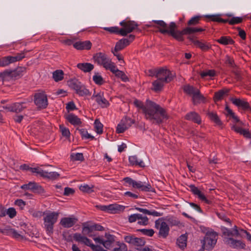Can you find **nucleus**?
I'll list each match as a JSON object with an SVG mask.
<instances>
[{
  "mask_svg": "<svg viewBox=\"0 0 251 251\" xmlns=\"http://www.w3.org/2000/svg\"><path fill=\"white\" fill-rule=\"evenodd\" d=\"M66 119L70 123L73 125H79L81 124L80 119L73 114H69L66 116Z\"/></svg>",
  "mask_w": 251,
  "mask_h": 251,
  "instance_id": "30",
  "label": "nucleus"
},
{
  "mask_svg": "<svg viewBox=\"0 0 251 251\" xmlns=\"http://www.w3.org/2000/svg\"><path fill=\"white\" fill-rule=\"evenodd\" d=\"M121 122L123 125H125V126H126L127 129L134 123V121L133 120H132L127 117L123 118L121 120Z\"/></svg>",
  "mask_w": 251,
  "mask_h": 251,
  "instance_id": "49",
  "label": "nucleus"
},
{
  "mask_svg": "<svg viewBox=\"0 0 251 251\" xmlns=\"http://www.w3.org/2000/svg\"><path fill=\"white\" fill-rule=\"evenodd\" d=\"M59 127L63 136L66 137L70 136V132L69 129L66 128L63 125H60Z\"/></svg>",
  "mask_w": 251,
  "mask_h": 251,
  "instance_id": "60",
  "label": "nucleus"
},
{
  "mask_svg": "<svg viewBox=\"0 0 251 251\" xmlns=\"http://www.w3.org/2000/svg\"><path fill=\"white\" fill-rule=\"evenodd\" d=\"M137 231L150 237L152 236L154 233V230L152 229H137Z\"/></svg>",
  "mask_w": 251,
  "mask_h": 251,
  "instance_id": "55",
  "label": "nucleus"
},
{
  "mask_svg": "<svg viewBox=\"0 0 251 251\" xmlns=\"http://www.w3.org/2000/svg\"><path fill=\"white\" fill-rule=\"evenodd\" d=\"M133 103L137 107L142 110L146 118L153 124L159 125L164 119H168L166 111L159 105L151 100H147L145 105L136 99Z\"/></svg>",
  "mask_w": 251,
  "mask_h": 251,
  "instance_id": "1",
  "label": "nucleus"
},
{
  "mask_svg": "<svg viewBox=\"0 0 251 251\" xmlns=\"http://www.w3.org/2000/svg\"><path fill=\"white\" fill-rule=\"evenodd\" d=\"M88 247H90L93 251H107L104 250L101 246L95 245L91 242L89 244Z\"/></svg>",
  "mask_w": 251,
  "mask_h": 251,
  "instance_id": "61",
  "label": "nucleus"
},
{
  "mask_svg": "<svg viewBox=\"0 0 251 251\" xmlns=\"http://www.w3.org/2000/svg\"><path fill=\"white\" fill-rule=\"evenodd\" d=\"M100 207L101 210L111 213H118L123 212L125 208V206L117 203L111 204L108 205H100Z\"/></svg>",
  "mask_w": 251,
  "mask_h": 251,
  "instance_id": "10",
  "label": "nucleus"
},
{
  "mask_svg": "<svg viewBox=\"0 0 251 251\" xmlns=\"http://www.w3.org/2000/svg\"><path fill=\"white\" fill-rule=\"evenodd\" d=\"M46 176L45 178L51 179V180H55L57 179L60 175L56 172H47V174L45 175Z\"/></svg>",
  "mask_w": 251,
  "mask_h": 251,
  "instance_id": "50",
  "label": "nucleus"
},
{
  "mask_svg": "<svg viewBox=\"0 0 251 251\" xmlns=\"http://www.w3.org/2000/svg\"><path fill=\"white\" fill-rule=\"evenodd\" d=\"M21 188L25 190H29L38 194H43L45 193L44 189L34 181H31L27 184H24L21 186Z\"/></svg>",
  "mask_w": 251,
  "mask_h": 251,
  "instance_id": "9",
  "label": "nucleus"
},
{
  "mask_svg": "<svg viewBox=\"0 0 251 251\" xmlns=\"http://www.w3.org/2000/svg\"><path fill=\"white\" fill-rule=\"evenodd\" d=\"M9 75L8 70H5L2 72H0V82H2L3 84L5 80H9Z\"/></svg>",
  "mask_w": 251,
  "mask_h": 251,
  "instance_id": "52",
  "label": "nucleus"
},
{
  "mask_svg": "<svg viewBox=\"0 0 251 251\" xmlns=\"http://www.w3.org/2000/svg\"><path fill=\"white\" fill-rule=\"evenodd\" d=\"M215 75L216 72L214 70H208L200 73V75L202 78H204L208 76L213 77Z\"/></svg>",
  "mask_w": 251,
  "mask_h": 251,
  "instance_id": "45",
  "label": "nucleus"
},
{
  "mask_svg": "<svg viewBox=\"0 0 251 251\" xmlns=\"http://www.w3.org/2000/svg\"><path fill=\"white\" fill-rule=\"evenodd\" d=\"M74 47L78 50H90L92 46L91 43L89 41H78L73 44Z\"/></svg>",
  "mask_w": 251,
  "mask_h": 251,
  "instance_id": "19",
  "label": "nucleus"
},
{
  "mask_svg": "<svg viewBox=\"0 0 251 251\" xmlns=\"http://www.w3.org/2000/svg\"><path fill=\"white\" fill-rule=\"evenodd\" d=\"M201 17L196 16L192 18L187 23V25H195L199 23Z\"/></svg>",
  "mask_w": 251,
  "mask_h": 251,
  "instance_id": "53",
  "label": "nucleus"
},
{
  "mask_svg": "<svg viewBox=\"0 0 251 251\" xmlns=\"http://www.w3.org/2000/svg\"><path fill=\"white\" fill-rule=\"evenodd\" d=\"M104 29L111 33H116L120 34V29L118 27L114 26L110 27H104Z\"/></svg>",
  "mask_w": 251,
  "mask_h": 251,
  "instance_id": "63",
  "label": "nucleus"
},
{
  "mask_svg": "<svg viewBox=\"0 0 251 251\" xmlns=\"http://www.w3.org/2000/svg\"><path fill=\"white\" fill-rule=\"evenodd\" d=\"M82 233L84 235H87L89 237H92V235L91 234L94 230V227L93 225H89L87 223H83L82 225Z\"/></svg>",
  "mask_w": 251,
  "mask_h": 251,
  "instance_id": "33",
  "label": "nucleus"
},
{
  "mask_svg": "<svg viewBox=\"0 0 251 251\" xmlns=\"http://www.w3.org/2000/svg\"><path fill=\"white\" fill-rule=\"evenodd\" d=\"M34 101L37 107L40 109H45L48 105L47 96L44 91L35 94Z\"/></svg>",
  "mask_w": 251,
  "mask_h": 251,
  "instance_id": "6",
  "label": "nucleus"
},
{
  "mask_svg": "<svg viewBox=\"0 0 251 251\" xmlns=\"http://www.w3.org/2000/svg\"><path fill=\"white\" fill-rule=\"evenodd\" d=\"M232 72L235 75V78L237 81H242L243 79L242 74L241 72L239 71L237 67L233 69L232 71Z\"/></svg>",
  "mask_w": 251,
  "mask_h": 251,
  "instance_id": "54",
  "label": "nucleus"
},
{
  "mask_svg": "<svg viewBox=\"0 0 251 251\" xmlns=\"http://www.w3.org/2000/svg\"><path fill=\"white\" fill-rule=\"evenodd\" d=\"M95 130L98 134H100L102 133L103 125L98 119H96L94 123Z\"/></svg>",
  "mask_w": 251,
  "mask_h": 251,
  "instance_id": "46",
  "label": "nucleus"
},
{
  "mask_svg": "<svg viewBox=\"0 0 251 251\" xmlns=\"http://www.w3.org/2000/svg\"><path fill=\"white\" fill-rule=\"evenodd\" d=\"M129 161L132 165L139 166L141 167H144L145 164L142 161H138L136 156H131L129 157Z\"/></svg>",
  "mask_w": 251,
  "mask_h": 251,
  "instance_id": "40",
  "label": "nucleus"
},
{
  "mask_svg": "<svg viewBox=\"0 0 251 251\" xmlns=\"http://www.w3.org/2000/svg\"><path fill=\"white\" fill-rule=\"evenodd\" d=\"M231 101L237 106L242 107L244 110H248L251 111V107L247 101L237 98H231Z\"/></svg>",
  "mask_w": 251,
  "mask_h": 251,
  "instance_id": "16",
  "label": "nucleus"
},
{
  "mask_svg": "<svg viewBox=\"0 0 251 251\" xmlns=\"http://www.w3.org/2000/svg\"><path fill=\"white\" fill-rule=\"evenodd\" d=\"M77 130H78L83 138H85L86 139H91V140L94 139V137L89 134L85 129H77Z\"/></svg>",
  "mask_w": 251,
  "mask_h": 251,
  "instance_id": "48",
  "label": "nucleus"
},
{
  "mask_svg": "<svg viewBox=\"0 0 251 251\" xmlns=\"http://www.w3.org/2000/svg\"><path fill=\"white\" fill-rule=\"evenodd\" d=\"M31 172L33 173H36L37 175H39L44 178H45L46 176L45 175L47 174V172L44 171L39 167L33 168V169H31Z\"/></svg>",
  "mask_w": 251,
  "mask_h": 251,
  "instance_id": "47",
  "label": "nucleus"
},
{
  "mask_svg": "<svg viewBox=\"0 0 251 251\" xmlns=\"http://www.w3.org/2000/svg\"><path fill=\"white\" fill-rule=\"evenodd\" d=\"M140 218H139V220L138 224L140 225L146 226L149 223V219L146 216H143L142 214H140Z\"/></svg>",
  "mask_w": 251,
  "mask_h": 251,
  "instance_id": "56",
  "label": "nucleus"
},
{
  "mask_svg": "<svg viewBox=\"0 0 251 251\" xmlns=\"http://www.w3.org/2000/svg\"><path fill=\"white\" fill-rule=\"evenodd\" d=\"M93 187L94 186L93 185L92 187H90L89 185L86 184L84 185H81L79 187V189L82 192L90 193L93 192V190L92 189Z\"/></svg>",
  "mask_w": 251,
  "mask_h": 251,
  "instance_id": "58",
  "label": "nucleus"
},
{
  "mask_svg": "<svg viewBox=\"0 0 251 251\" xmlns=\"http://www.w3.org/2000/svg\"><path fill=\"white\" fill-rule=\"evenodd\" d=\"M64 72L61 70H57L52 73V77L55 82H58L64 78Z\"/></svg>",
  "mask_w": 251,
  "mask_h": 251,
  "instance_id": "37",
  "label": "nucleus"
},
{
  "mask_svg": "<svg viewBox=\"0 0 251 251\" xmlns=\"http://www.w3.org/2000/svg\"><path fill=\"white\" fill-rule=\"evenodd\" d=\"M185 119L187 120L191 121L199 125L201 124V118L199 114L195 111H192L188 113L185 116Z\"/></svg>",
  "mask_w": 251,
  "mask_h": 251,
  "instance_id": "18",
  "label": "nucleus"
},
{
  "mask_svg": "<svg viewBox=\"0 0 251 251\" xmlns=\"http://www.w3.org/2000/svg\"><path fill=\"white\" fill-rule=\"evenodd\" d=\"M12 63L10 56H5L0 58V67H6Z\"/></svg>",
  "mask_w": 251,
  "mask_h": 251,
  "instance_id": "44",
  "label": "nucleus"
},
{
  "mask_svg": "<svg viewBox=\"0 0 251 251\" xmlns=\"http://www.w3.org/2000/svg\"><path fill=\"white\" fill-rule=\"evenodd\" d=\"M120 24L124 27L120 29V34L122 36H126L128 33L132 32L138 25L136 23L132 21H123Z\"/></svg>",
  "mask_w": 251,
  "mask_h": 251,
  "instance_id": "8",
  "label": "nucleus"
},
{
  "mask_svg": "<svg viewBox=\"0 0 251 251\" xmlns=\"http://www.w3.org/2000/svg\"><path fill=\"white\" fill-rule=\"evenodd\" d=\"M93 59L95 63L102 66L106 70H109L114 64L104 52H99L95 53Z\"/></svg>",
  "mask_w": 251,
  "mask_h": 251,
  "instance_id": "5",
  "label": "nucleus"
},
{
  "mask_svg": "<svg viewBox=\"0 0 251 251\" xmlns=\"http://www.w3.org/2000/svg\"><path fill=\"white\" fill-rule=\"evenodd\" d=\"M183 89L186 94L189 95H192V96L195 95V94L199 90L197 88L189 84L184 85L183 86Z\"/></svg>",
  "mask_w": 251,
  "mask_h": 251,
  "instance_id": "35",
  "label": "nucleus"
},
{
  "mask_svg": "<svg viewBox=\"0 0 251 251\" xmlns=\"http://www.w3.org/2000/svg\"><path fill=\"white\" fill-rule=\"evenodd\" d=\"M165 83H166L165 82L157 79L152 82V85L153 87L151 89L155 92H160L162 90Z\"/></svg>",
  "mask_w": 251,
  "mask_h": 251,
  "instance_id": "28",
  "label": "nucleus"
},
{
  "mask_svg": "<svg viewBox=\"0 0 251 251\" xmlns=\"http://www.w3.org/2000/svg\"><path fill=\"white\" fill-rule=\"evenodd\" d=\"M216 41L224 45H233L234 43V41L229 36H222Z\"/></svg>",
  "mask_w": 251,
  "mask_h": 251,
  "instance_id": "34",
  "label": "nucleus"
},
{
  "mask_svg": "<svg viewBox=\"0 0 251 251\" xmlns=\"http://www.w3.org/2000/svg\"><path fill=\"white\" fill-rule=\"evenodd\" d=\"M124 239L126 242L137 246H143L146 243L143 238L135 237L132 235L126 236Z\"/></svg>",
  "mask_w": 251,
  "mask_h": 251,
  "instance_id": "12",
  "label": "nucleus"
},
{
  "mask_svg": "<svg viewBox=\"0 0 251 251\" xmlns=\"http://www.w3.org/2000/svg\"><path fill=\"white\" fill-rule=\"evenodd\" d=\"M59 216L58 212H50L44 217V227L48 234L51 235L53 232L54 225L57 221Z\"/></svg>",
  "mask_w": 251,
  "mask_h": 251,
  "instance_id": "3",
  "label": "nucleus"
},
{
  "mask_svg": "<svg viewBox=\"0 0 251 251\" xmlns=\"http://www.w3.org/2000/svg\"><path fill=\"white\" fill-rule=\"evenodd\" d=\"M77 221V219L74 217H65L61 219L60 224L65 228H70L75 225Z\"/></svg>",
  "mask_w": 251,
  "mask_h": 251,
  "instance_id": "14",
  "label": "nucleus"
},
{
  "mask_svg": "<svg viewBox=\"0 0 251 251\" xmlns=\"http://www.w3.org/2000/svg\"><path fill=\"white\" fill-rule=\"evenodd\" d=\"M207 115L210 119L211 121L213 122L218 126H222V122L217 115V113L214 112L208 111L207 113Z\"/></svg>",
  "mask_w": 251,
  "mask_h": 251,
  "instance_id": "29",
  "label": "nucleus"
},
{
  "mask_svg": "<svg viewBox=\"0 0 251 251\" xmlns=\"http://www.w3.org/2000/svg\"><path fill=\"white\" fill-rule=\"evenodd\" d=\"M226 63L228 64L230 67L233 68V69L236 68V65L234 64V60L228 55L226 56Z\"/></svg>",
  "mask_w": 251,
  "mask_h": 251,
  "instance_id": "62",
  "label": "nucleus"
},
{
  "mask_svg": "<svg viewBox=\"0 0 251 251\" xmlns=\"http://www.w3.org/2000/svg\"><path fill=\"white\" fill-rule=\"evenodd\" d=\"M74 239L75 241L83 243L86 246H88L90 244L91 240L87 237L82 235L81 234L78 233H75L73 236Z\"/></svg>",
  "mask_w": 251,
  "mask_h": 251,
  "instance_id": "23",
  "label": "nucleus"
},
{
  "mask_svg": "<svg viewBox=\"0 0 251 251\" xmlns=\"http://www.w3.org/2000/svg\"><path fill=\"white\" fill-rule=\"evenodd\" d=\"M132 187L134 188L140 189L142 191L145 192H154L151 184L147 183L144 185L141 181H136L134 180Z\"/></svg>",
  "mask_w": 251,
  "mask_h": 251,
  "instance_id": "15",
  "label": "nucleus"
},
{
  "mask_svg": "<svg viewBox=\"0 0 251 251\" xmlns=\"http://www.w3.org/2000/svg\"><path fill=\"white\" fill-rule=\"evenodd\" d=\"M192 101L194 105H197L201 102H204L205 98L201 94L200 91L199 90V91L192 96Z\"/></svg>",
  "mask_w": 251,
  "mask_h": 251,
  "instance_id": "31",
  "label": "nucleus"
},
{
  "mask_svg": "<svg viewBox=\"0 0 251 251\" xmlns=\"http://www.w3.org/2000/svg\"><path fill=\"white\" fill-rule=\"evenodd\" d=\"M243 19L241 17H235L231 18L228 22V23L230 25H234L240 23L242 22Z\"/></svg>",
  "mask_w": 251,
  "mask_h": 251,
  "instance_id": "59",
  "label": "nucleus"
},
{
  "mask_svg": "<svg viewBox=\"0 0 251 251\" xmlns=\"http://www.w3.org/2000/svg\"><path fill=\"white\" fill-rule=\"evenodd\" d=\"M226 243L230 247L235 248L238 247H240L241 248L244 249L245 245L241 241L235 240L232 238H227L226 240Z\"/></svg>",
  "mask_w": 251,
  "mask_h": 251,
  "instance_id": "22",
  "label": "nucleus"
},
{
  "mask_svg": "<svg viewBox=\"0 0 251 251\" xmlns=\"http://www.w3.org/2000/svg\"><path fill=\"white\" fill-rule=\"evenodd\" d=\"M129 40H128L126 38L122 39L116 43L114 48V51L115 52H118L121 50H122L127 46L129 45Z\"/></svg>",
  "mask_w": 251,
  "mask_h": 251,
  "instance_id": "21",
  "label": "nucleus"
},
{
  "mask_svg": "<svg viewBox=\"0 0 251 251\" xmlns=\"http://www.w3.org/2000/svg\"><path fill=\"white\" fill-rule=\"evenodd\" d=\"M94 98H95V100L102 108L106 107L109 104L108 101L103 97V94L99 93L96 95H93L92 99Z\"/></svg>",
  "mask_w": 251,
  "mask_h": 251,
  "instance_id": "20",
  "label": "nucleus"
},
{
  "mask_svg": "<svg viewBox=\"0 0 251 251\" xmlns=\"http://www.w3.org/2000/svg\"><path fill=\"white\" fill-rule=\"evenodd\" d=\"M75 93L80 96H85L90 95L89 91L86 89L85 85L82 83H81L80 86L76 90Z\"/></svg>",
  "mask_w": 251,
  "mask_h": 251,
  "instance_id": "36",
  "label": "nucleus"
},
{
  "mask_svg": "<svg viewBox=\"0 0 251 251\" xmlns=\"http://www.w3.org/2000/svg\"><path fill=\"white\" fill-rule=\"evenodd\" d=\"M218 239L216 232H207L203 240H201L202 250H212L215 246Z\"/></svg>",
  "mask_w": 251,
  "mask_h": 251,
  "instance_id": "4",
  "label": "nucleus"
},
{
  "mask_svg": "<svg viewBox=\"0 0 251 251\" xmlns=\"http://www.w3.org/2000/svg\"><path fill=\"white\" fill-rule=\"evenodd\" d=\"M127 129L125 125L122 124V122H121L118 125L117 127V132L118 133H123L125 130Z\"/></svg>",
  "mask_w": 251,
  "mask_h": 251,
  "instance_id": "64",
  "label": "nucleus"
},
{
  "mask_svg": "<svg viewBox=\"0 0 251 251\" xmlns=\"http://www.w3.org/2000/svg\"><path fill=\"white\" fill-rule=\"evenodd\" d=\"M187 236L185 234L181 235L177 240V244L180 248H184L186 246Z\"/></svg>",
  "mask_w": 251,
  "mask_h": 251,
  "instance_id": "42",
  "label": "nucleus"
},
{
  "mask_svg": "<svg viewBox=\"0 0 251 251\" xmlns=\"http://www.w3.org/2000/svg\"><path fill=\"white\" fill-rule=\"evenodd\" d=\"M229 91V90L228 89H223L215 92L213 97L214 101L216 102L221 100L227 94Z\"/></svg>",
  "mask_w": 251,
  "mask_h": 251,
  "instance_id": "26",
  "label": "nucleus"
},
{
  "mask_svg": "<svg viewBox=\"0 0 251 251\" xmlns=\"http://www.w3.org/2000/svg\"><path fill=\"white\" fill-rule=\"evenodd\" d=\"M194 44L198 48H199L202 51H207L211 48V45L209 43L205 42L202 40H197L194 41Z\"/></svg>",
  "mask_w": 251,
  "mask_h": 251,
  "instance_id": "24",
  "label": "nucleus"
},
{
  "mask_svg": "<svg viewBox=\"0 0 251 251\" xmlns=\"http://www.w3.org/2000/svg\"><path fill=\"white\" fill-rule=\"evenodd\" d=\"M109 70L112 72L116 76L121 78L123 81L126 82L128 81V78L126 75L125 73L124 72L118 69L115 64L112 65V67Z\"/></svg>",
  "mask_w": 251,
  "mask_h": 251,
  "instance_id": "17",
  "label": "nucleus"
},
{
  "mask_svg": "<svg viewBox=\"0 0 251 251\" xmlns=\"http://www.w3.org/2000/svg\"><path fill=\"white\" fill-rule=\"evenodd\" d=\"M25 231L24 230L20 231L19 232H18L16 230L14 229H12L11 234L14 238L16 239H23L24 238V234Z\"/></svg>",
  "mask_w": 251,
  "mask_h": 251,
  "instance_id": "51",
  "label": "nucleus"
},
{
  "mask_svg": "<svg viewBox=\"0 0 251 251\" xmlns=\"http://www.w3.org/2000/svg\"><path fill=\"white\" fill-rule=\"evenodd\" d=\"M77 67L83 72L88 73L93 70L94 66L89 63H82L77 64Z\"/></svg>",
  "mask_w": 251,
  "mask_h": 251,
  "instance_id": "27",
  "label": "nucleus"
},
{
  "mask_svg": "<svg viewBox=\"0 0 251 251\" xmlns=\"http://www.w3.org/2000/svg\"><path fill=\"white\" fill-rule=\"evenodd\" d=\"M147 26L158 28L159 32L162 34H169L179 41L183 40V34H190L196 32H201L204 30L202 28L187 27L182 31L176 30V25L174 22H171L168 27L167 25L161 20H153L149 25H147Z\"/></svg>",
  "mask_w": 251,
  "mask_h": 251,
  "instance_id": "2",
  "label": "nucleus"
},
{
  "mask_svg": "<svg viewBox=\"0 0 251 251\" xmlns=\"http://www.w3.org/2000/svg\"><path fill=\"white\" fill-rule=\"evenodd\" d=\"M191 191L195 195L198 196L199 199L202 201H205L206 203L210 204L211 203L210 201L208 200L205 195L201 192V191L196 187L194 185H189Z\"/></svg>",
  "mask_w": 251,
  "mask_h": 251,
  "instance_id": "13",
  "label": "nucleus"
},
{
  "mask_svg": "<svg viewBox=\"0 0 251 251\" xmlns=\"http://www.w3.org/2000/svg\"><path fill=\"white\" fill-rule=\"evenodd\" d=\"M231 128L235 132L243 135L246 138L250 139L251 138V134L250 133L249 130L248 129H243L241 127L236 126H233Z\"/></svg>",
  "mask_w": 251,
  "mask_h": 251,
  "instance_id": "25",
  "label": "nucleus"
},
{
  "mask_svg": "<svg viewBox=\"0 0 251 251\" xmlns=\"http://www.w3.org/2000/svg\"><path fill=\"white\" fill-rule=\"evenodd\" d=\"M223 234L225 236H238L239 235V233L237 229L230 230L227 228H224L223 229Z\"/></svg>",
  "mask_w": 251,
  "mask_h": 251,
  "instance_id": "39",
  "label": "nucleus"
},
{
  "mask_svg": "<svg viewBox=\"0 0 251 251\" xmlns=\"http://www.w3.org/2000/svg\"><path fill=\"white\" fill-rule=\"evenodd\" d=\"M155 227L159 228V236L166 238L168 235L170 228L166 222H162L160 223L158 220H156L155 222Z\"/></svg>",
  "mask_w": 251,
  "mask_h": 251,
  "instance_id": "11",
  "label": "nucleus"
},
{
  "mask_svg": "<svg viewBox=\"0 0 251 251\" xmlns=\"http://www.w3.org/2000/svg\"><path fill=\"white\" fill-rule=\"evenodd\" d=\"M81 83L80 81L76 78L71 79L68 81L69 86L72 89L75 90V91L80 86Z\"/></svg>",
  "mask_w": 251,
  "mask_h": 251,
  "instance_id": "38",
  "label": "nucleus"
},
{
  "mask_svg": "<svg viewBox=\"0 0 251 251\" xmlns=\"http://www.w3.org/2000/svg\"><path fill=\"white\" fill-rule=\"evenodd\" d=\"M93 80L96 84L99 85L103 84L104 82L103 78L98 73H95V75L93 76Z\"/></svg>",
  "mask_w": 251,
  "mask_h": 251,
  "instance_id": "43",
  "label": "nucleus"
},
{
  "mask_svg": "<svg viewBox=\"0 0 251 251\" xmlns=\"http://www.w3.org/2000/svg\"><path fill=\"white\" fill-rule=\"evenodd\" d=\"M23 103H24V102H16L12 104V108L11 109V112L16 113H19L21 112L24 108H25V107L23 106Z\"/></svg>",
  "mask_w": 251,
  "mask_h": 251,
  "instance_id": "41",
  "label": "nucleus"
},
{
  "mask_svg": "<svg viewBox=\"0 0 251 251\" xmlns=\"http://www.w3.org/2000/svg\"><path fill=\"white\" fill-rule=\"evenodd\" d=\"M167 221L172 226H177L180 224V222L176 218L174 217H168L167 219Z\"/></svg>",
  "mask_w": 251,
  "mask_h": 251,
  "instance_id": "57",
  "label": "nucleus"
},
{
  "mask_svg": "<svg viewBox=\"0 0 251 251\" xmlns=\"http://www.w3.org/2000/svg\"><path fill=\"white\" fill-rule=\"evenodd\" d=\"M175 75L172 72L165 68H158L156 78L158 79L163 81L166 83L171 82Z\"/></svg>",
  "mask_w": 251,
  "mask_h": 251,
  "instance_id": "7",
  "label": "nucleus"
},
{
  "mask_svg": "<svg viewBox=\"0 0 251 251\" xmlns=\"http://www.w3.org/2000/svg\"><path fill=\"white\" fill-rule=\"evenodd\" d=\"M135 209L145 214L152 215L155 217L161 216L163 215V213L158 212L157 211H155V210H149L146 209H144L140 207H136Z\"/></svg>",
  "mask_w": 251,
  "mask_h": 251,
  "instance_id": "32",
  "label": "nucleus"
}]
</instances>
